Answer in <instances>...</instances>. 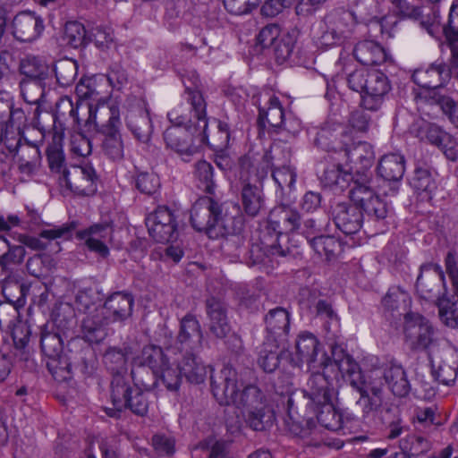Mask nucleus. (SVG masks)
<instances>
[{
	"instance_id": "1",
	"label": "nucleus",
	"mask_w": 458,
	"mask_h": 458,
	"mask_svg": "<svg viewBox=\"0 0 458 458\" xmlns=\"http://www.w3.org/2000/svg\"><path fill=\"white\" fill-rule=\"evenodd\" d=\"M295 354L301 362H306L310 378L315 374L324 375L327 379L339 375L345 378L359 394L356 404L363 416L377 411L383 404L384 391L379 382H367L358 362L343 347L335 344L331 348V357L321 349L317 337L308 332L301 333L295 342Z\"/></svg>"
},
{
	"instance_id": "2",
	"label": "nucleus",
	"mask_w": 458,
	"mask_h": 458,
	"mask_svg": "<svg viewBox=\"0 0 458 458\" xmlns=\"http://www.w3.org/2000/svg\"><path fill=\"white\" fill-rule=\"evenodd\" d=\"M334 389L324 375L315 374L309 378L303 390L293 393L287 401V430L301 438L303 444L319 446L322 438L313 421V415L324 428L339 431L343 428V415L332 403Z\"/></svg>"
},
{
	"instance_id": "3",
	"label": "nucleus",
	"mask_w": 458,
	"mask_h": 458,
	"mask_svg": "<svg viewBox=\"0 0 458 458\" xmlns=\"http://www.w3.org/2000/svg\"><path fill=\"white\" fill-rule=\"evenodd\" d=\"M138 360L140 365L149 368L157 380L173 392L180 388L182 377L189 383L199 385L208 374L207 367L192 352L177 353L172 347L165 352L160 346L146 345Z\"/></svg>"
},
{
	"instance_id": "4",
	"label": "nucleus",
	"mask_w": 458,
	"mask_h": 458,
	"mask_svg": "<svg viewBox=\"0 0 458 458\" xmlns=\"http://www.w3.org/2000/svg\"><path fill=\"white\" fill-rule=\"evenodd\" d=\"M236 370L225 365L220 372L211 376V388L215 398L222 405H234L246 411L266 404V397L256 386H247L242 391Z\"/></svg>"
},
{
	"instance_id": "5",
	"label": "nucleus",
	"mask_w": 458,
	"mask_h": 458,
	"mask_svg": "<svg viewBox=\"0 0 458 458\" xmlns=\"http://www.w3.org/2000/svg\"><path fill=\"white\" fill-rule=\"evenodd\" d=\"M350 137L344 128L339 123H327L317 133L315 143L329 151L334 150L343 155L348 161L353 163V172L361 174L372 165L373 152L371 147L366 142H358L349 145Z\"/></svg>"
},
{
	"instance_id": "6",
	"label": "nucleus",
	"mask_w": 458,
	"mask_h": 458,
	"mask_svg": "<svg viewBox=\"0 0 458 458\" xmlns=\"http://www.w3.org/2000/svg\"><path fill=\"white\" fill-rule=\"evenodd\" d=\"M182 82L185 86L186 99L191 106L193 118L196 120L194 124V133L197 140L206 142L216 151H223L229 146L230 132L227 123H217V131L209 139L208 131L207 103L201 91L199 89V79L194 72L191 76L183 78Z\"/></svg>"
},
{
	"instance_id": "7",
	"label": "nucleus",
	"mask_w": 458,
	"mask_h": 458,
	"mask_svg": "<svg viewBox=\"0 0 458 458\" xmlns=\"http://www.w3.org/2000/svg\"><path fill=\"white\" fill-rule=\"evenodd\" d=\"M167 117L175 126L164 132L165 145L183 161L188 162L198 152V147L194 144L197 138L193 129L196 120L193 118L191 107L188 112H183L182 106H175L168 112Z\"/></svg>"
},
{
	"instance_id": "8",
	"label": "nucleus",
	"mask_w": 458,
	"mask_h": 458,
	"mask_svg": "<svg viewBox=\"0 0 458 458\" xmlns=\"http://www.w3.org/2000/svg\"><path fill=\"white\" fill-rule=\"evenodd\" d=\"M232 217L223 214L222 205L212 198L198 199L191 211V222L193 228L206 233L209 238H218L231 232L229 222Z\"/></svg>"
},
{
	"instance_id": "9",
	"label": "nucleus",
	"mask_w": 458,
	"mask_h": 458,
	"mask_svg": "<svg viewBox=\"0 0 458 458\" xmlns=\"http://www.w3.org/2000/svg\"><path fill=\"white\" fill-rule=\"evenodd\" d=\"M301 220L295 208L288 205L275 207L269 214L268 224L276 232V242L271 244L263 242L262 248L272 256L285 257L290 254L287 233L297 232L301 227Z\"/></svg>"
},
{
	"instance_id": "10",
	"label": "nucleus",
	"mask_w": 458,
	"mask_h": 458,
	"mask_svg": "<svg viewBox=\"0 0 458 458\" xmlns=\"http://www.w3.org/2000/svg\"><path fill=\"white\" fill-rule=\"evenodd\" d=\"M353 27L352 13L343 9L333 10L318 24V43L327 47L341 45L352 34Z\"/></svg>"
},
{
	"instance_id": "11",
	"label": "nucleus",
	"mask_w": 458,
	"mask_h": 458,
	"mask_svg": "<svg viewBox=\"0 0 458 458\" xmlns=\"http://www.w3.org/2000/svg\"><path fill=\"white\" fill-rule=\"evenodd\" d=\"M111 400L118 411L129 408L133 413L143 416L148 409V393L138 386H130L123 375L113 377Z\"/></svg>"
},
{
	"instance_id": "12",
	"label": "nucleus",
	"mask_w": 458,
	"mask_h": 458,
	"mask_svg": "<svg viewBox=\"0 0 458 458\" xmlns=\"http://www.w3.org/2000/svg\"><path fill=\"white\" fill-rule=\"evenodd\" d=\"M403 333L411 350H428L429 352L434 348L442 347L436 344L435 331L430 322L418 313L405 315Z\"/></svg>"
},
{
	"instance_id": "13",
	"label": "nucleus",
	"mask_w": 458,
	"mask_h": 458,
	"mask_svg": "<svg viewBox=\"0 0 458 458\" xmlns=\"http://www.w3.org/2000/svg\"><path fill=\"white\" fill-rule=\"evenodd\" d=\"M97 180L96 171L89 164L64 168L58 178L61 187L78 195L93 194L97 191Z\"/></svg>"
},
{
	"instance_id": "14",
	"label": "nucleus",
	"mask_w": 458,
	"mask_h": 458,
	"mask_svg": "<svg viewBox=\"0 0 458 458\" xmlns=\"http://www.w3.org/2000/svg\"><path fill=\"white\" fill-rule=\"evenodd\" d=\"M433 374L443 385L453 384L457 377L458 360L455 349L447 344L434 348L428 352Z\"/></svg>"
},
{
	"instance_id": "15",
	"label": "nucleus",
	"mask_w": 458,
	"mask_h": 458,
	"mask_svg": "<svg viewBox=\"0 0 458 458\" xmlns=\"http://www.w3.org/2000/svg\"><path fill=\"white\" fill-rule=\"evenodd\" d=\"M149 235L157 242H168L176 238L177 223L174 214L167 207H158L146 218Z\"/></svg>"
},
{
	"instance_id": "16",
	"label": "nucleus",
	"mask_w": 458,
	"mask_h": 458,
	"mask_svg": "<svg viewBox=\"0 0 458 458\" xmlns=\"http://www.w3.org/2000/svg\"><path fill=\"white\" fill-rule=\"evenodd\" d=\"M114 229L110 223H98L78 231L76 237L84 242L87 248L102 258L109 255L108 245L113 241Z\"/></svg>"
},
{
	"instance_id": "17",
	"label": "nucleus",
	"mask_w": 458,
	"mask_h": 458,
	"mask_svg": "<svg viewBox=\"0 0 458 458\" xmlns=\"http://www.w3.org/2000/svg\"><path fill=\"white\" fill-rule=\"evenodd\" d=\"M391 87L387 77L381 72L370 70L361 95V106L370 111H377L383 104L385 96Z\"/></svg>"
},
{
	"instance_id": "18",
	"label": "nucleus",
	"mask_w": 458,
	"mask_h": 458,
	"mask_svg": "<svg viewBox=\"0 0 458 458\" xmlns=\"http://www.w3.org/2000/svg\"><path fill=\"white\" fill-rule=\"evenodd\" d=\"M125 121L127 127L138 140L146 143L150 140L153 125L149 112L143 101L135 100L133 104L130 105Z\"/></svg>"
},
{
	"instance_id": "19",
	"label": "nucleus",
	"mask_w": 458,
	"mask_h": 458,
	"mask_svg": "<svg viewBox=\"0 0 458 458\" xmlns=\"http://www.w3.org/2000/svg\"><path fill=\"white\" fill-rule=\"evenodd\" d=\"M441 284L445 286V274L438 264L427 263L420 267L416 289L421 298L431 300L438 297Z\"/></svg>"
},
{
	"instance_id": "20",
	"label": "nucleus",
	"mask_w": 458,
	"mask_h": 458,
	"mask_svg": "<svg viewBox=\"0 0 458 458\" xmlns=\"http://www.w3.org/2000/svg\"><path fill=\"white\" fill-rule=\"evenodd\" d=\"M89 119L93 122L97 131L100 135L121 133L120 112L116 106L99 103L93 109L89 107Z\"/></svg>"
},
{
	"instance_id": "21",
	"label": "nucleus",
	"mask_w": 458,
	"mask_h": 458,
	"mask_svg": "<svg viewBox=\"0 0 458 458\" xmlns=\"http://www.w3.org/2000/svg\"><path fill=\"white\" fill-rule=\"evenodd\" d=\"M203 333L198 319L192 315H186L181 320L176 343L181 352H193L202 347Z\"/></svg>"
},
{
	"instance_id": "22",
	"label": "nucleus",
	"mask_w": 458,
	"mask_h": 458,
	"mask_svg": "<svg viewBox=\"0 0 458 458\" xmlns=\"http://www.w3.org/2000/svg\"><path fill=\"white\" fill-rule=\"evenodd\" d=\"M267 341L284 344L290 328V314L280 307L270 310L265 317Z\"/></svg>"
},
{
	"instance_id": "23",
	"label": "nucleus",
	"mask_w": 458,
	"mask_h": 458,
	"mask_svg": "<svg viewBox=\"0 0 458 458\" xmlns=\"http://www.w3.org/2000/svg\"><path fill=\"white\" fill-rule=\"evenodd\" d=\"M112 323L100 307L89 312L81 322L83 338L89 343H99L106 336L107 326Z\"/></svg>"
},
{
	"instance_id": "24",
	"label": "nucleus",
	"mask_w": 458,
	"mask_h": 458,
	"mask_svg": "<svg viewBox=\"0 0 458 458\" xmlns=\"http://www.w3.org/2000/svg\"><path fill=\"white\" fill-rule=\"evenodd\" d=\"M13 36L23 42L35 40L44 29L42 19L30 12L18 13L13 19Z\"/></svg>"
},
{
	"instance_id": "25",
	"label": "nucleus",
	"mask_w": 458,
	"mask_h": 458,
	"mask_svg": "<svg viewBox=\"0 0 458 458\" xmlns=\"http://www.w3.org/2000/svg\"><path fill=\"white\" fill-rule=\"evenodd\" d=\"M207 314L208 318L209 332L216 338H225L231 332V325L228 320L225 305L215 299L211 298L207 301Z\"/></svg>"
},
{
	"instance_id": "26",
	"label": "nucleus",
	"mask_w": 458,
	"mask_h": 458,
	"mask_svg": "<svg viewBox=\"0 0 458 458\" xmlns=\"http://www.w3.org/2000/svg\"><path fill=\"white\" fill-rule=\"evenodd\" d=\"M134 299L130 293L116 292L109 295L100 307L111 322H122L131 316Z\"/></svg>"
},
{
	"instance_id": "27",
	"label": "nucleus",
	"mask_w": 458,
	"mask_h": 458,
	"mask_svg": "<svg viewBox=\"0 0 458 458\" xmlns=\"http://www.w3.org/2000/svg\"><path fill=\"white\" fill-rule=\"evenodd\" d=\"M451 77L449 67L445 63L434 64L429 67L417 69L412 81L424 89H437Z\"/></svg>"
},
{
	"instance_id": "28",
	"label": "nucleus",
	"mask_w": 458,
	"mask_h": 458,
	"mask_svg": "<svg viewBox=\"0 0 458 458\" xmlns=\"http://www.w3.org/2000/svg\"><path fill=\"white\" fill-rule=\"evenodd\" d=\"M334 213L335 224L344 234H354L361 228L362 212L360 208L341 203L335 207Z\"/></svg>"
},
{
	"instance_id": "29",
	"label": "nucleus",
	"mask_w": 458,
	"mask_h": 458,
	"mask_svg": "<svg viewBox=\"0 0 458 458\" xmlns=\"http://www.w3.org/2000/svg\"><path fill=\"white\" fill-rule=\"evenodd\" d=\"M382 377L389 391L397 397H405L411 385L406 371L401 365L388 364L383 369Z\"/></svg>"
},
{
	"instance_id": "30",
	"label": "nucleus",
	"mask_w": 458,
	"mask_h": 458,
	"mask_svg": "<svg viewBox=\"0 0 458 458\" xmlns=\"http://www.w3.org/2000/svg\"><path fill=\"white\" fill-rule=\"evenodd\" d=\"M418 137H420L421 140H427L430 144L436 145L442 149L449 146L445 154L450 159H455V153L453 150L455 142L453 137L443 131L440 126L435 123H427L420 129Z\"/></svg>"
},
{
	"instance_id": "31",
	"label": "nucleus",
	"mask_w": 458,
	"mask_h": 458,
	"mask_svg": "<svg viewBox=\"0 0 458 458\" xmlns=\"http://www.w3.org/2000/svg\"><path fill=\"white\" fill-rule=\"evenodd\" d=\"M353 55L364 65H377L386 61L385 49L373 40H364L356 44Z\"/></svg>"
},
{
	"instance_id": "32",
	"label": "nucleus",
	"mask_w": 458,
	"mask_h": 458,
	"mask_svg": "<svg viewBox=\"0 0 458 458\" xmlns=\"http://www.w3.org/2000/svg\"><path fill=\"white\" fill-rule=\"evenodd\" d=\"M404 170V157L399 154L385 155L377 165L378 174L386 181H400Z\"/></svg>"
},
{
	"instance_id": "33",
	"label": "nucleus",
	"mask_w": 458,
	"mask_h": 458,
	"mask_svg": "<svg viewBox=\"0 0 458 458\" xmlns=\"http://www.w3.org/2000/svg\"><path fill=\"white\" fill-rule=\"evenodd\" d=\"M242 204L245 213L256 216L264 206V197L259 186L247 182L242 189Z\"/></svg>"
},
{
	"instance_id": "34",
	"label": "nucleus",
	"mask_w": 458,
	"mask_h": 458,
	"mask_svg": "<svg viewBox=\"0 0 458 458\" xmlns=\"http://www.w3.org/2000/svg\"><path fill=\"white\" fill-rule=\"evenodd\" d=\"M21 72L27 77L26 80L46 81L51 70L47 63L39 57L28 55L20 64Z\"/></svg>"
},
{
	"instance_id": "35",
	"label": "nucleus",
	"mask_w": 458,
	"mask_h": 458,
	"mask_svg": "<svg viewBox=\"0 0 458 458\" xmlns=\"http://www.w3.org/2000/svg\"><path fill=\"white\" fill-rule=\"evenodd\" d=\"M352 183L349 191V196L352 201L358 207L365 210V206L377 195L368 185L369 177L366 174L360 175V179L352 180Z\"/></svg>"
},
{
	"instance_id": "36",
	"label": "nucleus",
	"mask_w": 458,
	"mask_h": 458,
	"mask_svg": "<svg viewBox=\"0 0 458 458\" xmlns=\"http://www.w3.org/2000/svg\"><path fill=\"white\" fill-rule=\"evenodd\" d=\"M236 223L238 224V226H235V220L232 217V221L229 222L231 232L219 235V237H225L222 243V249L224 251L234 258L240 256L245 242L244 238L240 233L242 219H238Z\"/></svg>"
},
{
	"instance_id": "37",
	"label": "nucleus",
	"mask_w": 458,
	"mask_h": 458,
	"mask_svg": "<svg viewBox=\"0 0 458 458\" xmlns=\"http://www.w3.org/2000/svg\"><path fill=\"white\" fill-rule=\"evenodd\" d=\"M267 108H259V120L264 128L267 124L273 128H281L284 123V113L279 99L272 96L268 100Z\"/></svg>"
},
{
	"instance_id": "38",
	"label": "nucleus",
	"mask_w": 458,
	"mask_h": 458,
	"mask_svg": "<svg viewBox=\"0 0 458 458\" xmlns=\"http://www.w3.org/2000/svg\"><path fill=\"white\" fill-rule=\"evenodd\" d=\"M310 244L319 256H325L327 259L335 257L342 251L341 242L336 238L329 235L313 237L310 240Z\"/></svg>"
},
{
	"instance_id": "39",
	"label": "nucleus",
	"mask_w": 458,
	"mask_h": 458,
	"mask_svg": "<svg viewBox=\"0 0 458 458\" xmlns=\"http://www.w3.org/2000/svg\"><path fill=\"white\" fill-rule=\"evenodd\" d=\"M40 347L47 359L55 357L63 352V342L58 333L48 329V326L41 329Z\"/></svg>"
},
{
	"instance_id": "40",
	"label": "nucleus",
	"mask_w": 458,
	"mask_h": 458,
	"mask_svg": "<svg viewBox=\"0 0 458 458\" xmlns=\"http://www.w3.org/2000/svg\"><path fill=\"white\" fill-rule=\"evenodd\" d=\"M284 348V344L278 343L271 344L270 341L264 343L263 349L259 352L258 363L265 372H273L279 365V347Z\"/></svg>"
},
{
	"instance_id": "41",
	"label": "nucleus",
	"mask_w": 458,
	"mask_h": 458,
	"mask_svg": "<svg viewBox=\"0 0 458 458\" xmlns=\"http://www.w3.org/2000/svg\"><path fill=\"white\" fill-rule=\"evenodd\" d=\"M242 413L246 424L253 430H264L271 423L272 414L267 404L257 407V409L242 411Z\"/></svg>"
},
{
	"instance_id": "42",
	"label": "nucleus",
	"mask_w": 458,
	"mask_h": 458,
	"mask_svg": "<svg viewBox=\"0 0 458 458\" xmlns=\"http://www.w3.org/2000/svg\"><path fill=\"white\" fill-rule=\"evenodd\" d=\"M428 95L430 103L437 105L450 123L458 128V102L449 96L435 91L428 92Z\"/></svg>"
},
{
	"instance_id": "43",
	"label": "nucleus",
	"mask_w": 458,
	"mask_h": 458,
	"mask_svg": "<svg viewBox=\"0 0 458 458\" xmlns=\"http://www.w3.org/2000/svg\"><path fill=\"white\" fill-rule=\"evenodd\" d=\"M457 301L451 298L438 300V314L441 321L448 327L458 328V293H454Z\"/></svg>"
},
{
	"instance_id": "44",
	"label": "nucleus",
	"mask_w": 458,
	"mask_h": 458,
	"mask_svg": "<svg viewBox=\"0 0 458 458\" xmlns=\"http://www.w3.org/2000/svg\"><path fill=\"white\" fill-rule=\"evenodd\" d=\"M194 176L197 186L207 193H213L216 183L214 180V168L210 163L201 160L195 165Z\"/></svg>"
},
{
	"instance_id": "45",
	"label": "nucleus",
	"mask_w": 458,
	"mask_h": 458,
	"mask_svg": "<svg viewBox=\"0 0 458 458\" xmlns=\"http://www.w3.org/2000/svg\"><path fill=\"white\" fill-rule=\"evenodd\" d=\"M101 150L112 160H121L124 155V145L121 133L101 135Z\"/></svg>"
},
{
	"instance_id": "46",
	"label": "nucleus",
	"mask_w": 458,
	"mask_h": 458,
	"mask_svg": "<svg viewBox=\"0 0 458 458\" xmlns=\"http://www.w3.org/2000/svg\"><path fill=\"white\" fill-rule=\"evenodd\" d=\"M47 367L57 381H66L71 378V362L64 352L47 359Z\"/></svg>"
},
{
	"instance_id": "47",
	"label": "nucleus",
	"mask_w": 458,
	"mask_h": 458,
	"mask_svg": "<svg viewBox=\"0 0 458 458\" xmlns=\"http://www.w3.org/2000/svg\"><path fill=\"white\" fill-rule=\"evenodd\" d=\"M45 81L35 80H22L20 83L23 99L31 105H38L45 94Z\"/></svg>"
},
{
	"instance_id": "48",
	"label": "nucleus",
	"mask_w": 458,
	"mask_h": 458,
	"mask_svg": "<svg viewBox=\"0 0 458 458\" xmlns=\"http://www.w3.org/2000/svg\"><path fill=\"white\" fill-rule=\"evenodd\" d=\"M411 187L420 193H425L430 199L431 193L436 189V183L429 171L424 168H417L410 182Z\"/></svg>"
},
{
	"instance_id": "49",
	"label": "nucleus",
	"mask_w": 458,
	"mask_h": 458,
	"mask_svg": "<svg viewBox=\"0 0 458 458\" xmlns=\"http://www.w3.org/2000/svg\"><path fill=\"white\" fill-rule=\"evenodd\" d=\"M77 64L70 59L60 60L55 64V73L57 82L63 87L72 85L77 77Z\"/></svg>"
},
{
	"instance_id": "50",
	"label": "nucleus",
	"mask_w": 458,
	"mask_h": 458,
	"mask_svg": "<svg viewBox=\"0 0 458 458\" xmlns=\"http://www.w3.org/2000/svg\"><path fill=\"white\" fill-rule=\"evenodd\" d=\"M353 168L344 169L340 164L334 165L325 170L323 180L328 186L338 185L341 188L344 187V183L353 180L352 176Z\"/></svg>"
},
{
	"instance_id": "51",
	"label": "nucleus",
	"mask_w": 458,
	"mask_h": 458,
	"mask_svg": "<svg viewBox=\"0 0 458 458\" xmlns=\"http://www.w3.org/2000/svg\"><path fill=\"white\" fill-rule=\"evenodd\" d=\"M55 267L54 259L46 254H38L30 257L26 264L30 275L40 277Z\"/></svg>"
},
{
	"instance_id": "52",
	"label": "nucleus",
	"mask_w": 458,
	"mask_h": 458,
	"mask_svg": "<svg viewBox=\"0 0 458 458\" xmlns=\"http://www.w3.org/2000/svg\"><path fill=\"white\" fill-rule=\"evenodd\" d=\"M85 38L86 30L81 22L69 21L65 24L64 39L67 45L77 48L83 45Z\"/></svg>"
},
{
	"instance_id": "53",
	"label": "nucleus",
	"mask_w": 458,
	"mask_h": 458,
	"mask_svg": "<svg viewBox=\"0 0 458 458\" xmlns=\"http://www.w3.org/2000/svg\"><path fill=\"white\" fill-rule=\"evenodd\" d=\"M137 189L147 195L154 194L160 186L158 176L153 172L139 173L135 179Z\"/></svg>"
},
{
	"instance_id": "54",
	"label": "nucleus",
	"mask_w": 458,
	"mask_h": 458,
	"mask_svg": "<svg viewBox=\"0 0 458 458\" xmlns=\"http://www.w3.org/2000/svg\"><path fill=\"white\" fill-rule=\"evenodd\" d=\"M225 10L233 15H245L255 10L261 0H222Z\"/></svg>"
},
{
	"instance_id": "55",
	"label": "nucleus",
	"mask_w": 458,
	"mask_h": 458,
	"mask_svg": "<svg viewBox=\"0 0 458 458\" xmlns=\"http://www.w3.org/2000/svg\"><path fill=\"white\" fill-rule=\"evenodd\" d=\"M272 177L282 190L284 187L293 189L296 181V173L293 168L287 165L274 168Z\"/></svg>"
},
{
	"instance_id": "56",
	"label": "nucleus",
	"mask_w": 458,
	"mask_h": 458,
	"mask_svg": "<svg viewBox=\"0 0 458 458\" xmlns=\"http://www.w3.org/2000/svg\"><path fill=\"white\" fill-rule=\"evenodd\" d=\"M105 364L114 372V376L121 375L120 371L124 369L126 356L121 349L110 348L104 355Z\"/></svg>"
},
{
	"instance_id": "57",
	"label": "nucleus",
	"mask_w": 458,
	"mask_h": 458,
	"mask_svg": "<svg viewBox=\"0 0 458 458\" xmlns=\"http://www.w3.org/2000/svg\"><path fill=\"white\" fill-rule=\"evenodd\" d=\"M391 208L387 202L378 195H376L374 199L367 203L364 211L369 216L376 220H383L387 216Z\"/></svg>"
},
{
	"instance_id": "58",
	"label": "nucleus",
	"mask_w": 458,
	"mask_h": 458,
	"mask_svg": "<svg viewBox=\"0 0 458 458\" xmlns=\"http://www.w3.org/2000/svg\"><path fill=\"white\" fill-rule=\"evenodd\" d=\"M410 301L408 293L400 288H392L383 298V305L391 310H397L401 306H407Z\"/></svg>"
},
{
	"instance_id": "59",
	"label": "nucleus",
	"mask_w": 458,
	"mask_h": 458,
	"mask_svg": "<svg viewBox=\"0 0 458 458\" xmlns=\"http://www.w3.org/2000/svg\"><path fill=\"white\" fill-rule=\"evenodd\" d=\"M26 250L21 245H10L0 259V267L3 270H7L11 265L21 264L25 257Z\"/></svg>"
},
{
	"instance_id": "60",
	"label": "nucleus",
	"mask_w": 458,
	"mask_h": 458,
	"mask_svg": "<svg viewBox=\"0 0 458 458\" xmlns=\"http://www.w3.org/2000/svg\"><path fill=\"white\" fill-rule=\"evenodd\" d=\"M152 445L157 454L161 456H171L175 452L174 439L163 434L153 436Z\"/></svg>"
},
{
	"instance_id": "61",
	"label": "nucleus",
	"mask_w": 458,
	"mask_h": 458,
	"mask_svg": "<svg viewBox=\"0 0 458 458\" xmlns=\"http://www.w3.org/2000/svg\"><path fill=\"white\" fill-rule=\"evenodd\" d=\"M71 151L77 157H88L92 151L91 142L84 134L76 132L71 137Z\"/></svg>"
},
{
	"instance_id": "62",
	"label": "nucleus",
	"mask_w": 458,
	"mask_h": 458,
	"mask_svg": "<svg viewBox=\"0 0 458 458\" xmlns=\"http://www.w3.org/2000/svg\"><path fill=\"white\" fill-rule=\"evenodd\" d=\"M1 143L5 145L10 153H16L21 146L23 145L20 134L14 131H10L7 126L0 128Z\"/></svg>"
},
{
	"instance_id": "63",
	"label": "nucleus",
	"mask_w": 458,
	"mask_h": 458,
	"mask_svg": "<svg viewBox=\"0 0 458 458\" xmlns=\"http://www.w3.org/2000/svg\"><path fill=\"white\" fill-rule=\"evenodd\" d=\"M370 70L360 68L357 69L347 76V83L351 89L362 93L366 86Z\"/></svg>"
},
{
	"instance_id": "64",
	"label": "nucleus",
	"mask_w": 458,
	"mask_h": 458,
	"mask_svg": "<svg viewBox=\"0 0 458 458\" xmlns=\"http://www.w3.org/2000/svg\"><path fill=\"white\" fill-rule=\"evenodd\" d=\"M444 31L450 41L458 42V4L451 6L448 23L444 28Z\"/></svg>"
}]
</instances>
